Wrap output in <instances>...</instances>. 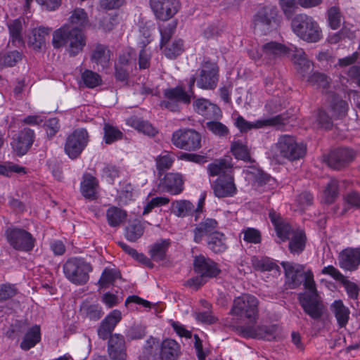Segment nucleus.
Here are the masks:
<instances>
[{"label": "nucleus", "instance_id": "2f4dec72", "mask_svg": "<svg viewBox=\"0 0 360 360\" xmlns=\"http://www.w3.org/2000/svg\"><path fill=\"white\" fill-rule=\"evenodd\" d=\"M98 185L97 179L90 175H84V179L81 183V193L82 195L89 200L96 199V188Z\"/></svg>", "mask_w": 360, "mask_h": 360}, {"label": "nucleus", "instance_id": "aec40b11", "mask_svg": "<svg viewBox=\"0 0 360 360\" xmlns=\"http://www.w3.org/2000/svg\"><path fill=\"white\" fill-rule=\"evenodd\" d=\"M292 29L299 37L308 42H316L321 36L318 24H292Z\"/></svg>", "mask_w": 360, "mask_h": 360}, {"label": "nucleus", "instance_id": "7ed1b4c3", "mask_svg": "<svg viewBox=\"0 0 360 360\" xmlns=\"http://www.w3.org/2000/svg\"><path fill=\"white\" fill-rule=\"evenodd\" d=\"M92 266L82 257H72L63 264V273L67 279L76 285H84L89 278Z\"/></svg>", "mask_w": 360, "mask_h": 360}, {"label": "nucleus", "instance_id": "774afa93", "mask_svg": "<svg viewBox=\"0 0 360 360\" xmlns=\"http://www.w3.org/2000/svg\"><path fill=\"white\" fill-rule=\"evenodd\" d=\"M328 20L329 22H345V18L338 6H332L327 11Z\"/></svg>", "mask_w": 360, "mask_h": 360}, {"label": "nucleus", "instance_id": "a18cd8bd", "mask_svg": "<svg viewBox=\"0 0 360 360\" xmlns=\"http://www.w3.org/2000/svg\"><path fill=\"white\" fill-rule=\"evenodd\" d=\"M144 232V227L140 222H134L125 228L124 236L131 242H136Z\"/></svg>", "mask_w": 360, "mask_h": 360}, {"label": "nucleus", "instance_id": "c03bdc74", "mask_svg": "<svg viewBox=\"0 0 360 360\" xmlns=\"http://www.w3.org/2000/svg\"><path fill=\"white\" fill-rule=\"evenodd\" d=\"M251 263L254 269L260 271H271L278 266L271 259L268 257H252Z\"/></svg>", "mask_w": 360, "mask_h": 360}, {"label": "nucleus", "instance_id": "13d9d810", "mask_svg": "<svg viewBox=\"0 0 360 360\" xmlns=\"http://www.w3.org/2000/svg\"><path fill=\"white\" fill-rule=\"evenodd\" d=\"M338 195V182L332 179L329 181L324 191L325 200L327 203H332Z\"/></svg>", "mask_w": 360, "mask_h": 360}, {"label": "nucleus", "instance_id": "79ce46f5", "mask_svg": "<svg viewBox=\"0 0 360 360\" xmlns=\"http://www.w3.org/2000/svg\"><path fill=\"white\" fill-rule=\"evenodd\" d=\"M306 243V236L303 231L295 233L289 243V250L291 253L300 254L304 248Z\"/></svg>", "mask_w": 360, "mask_h": 360}, {"label": "nucleus", "instance_id": "864d4df0", "mask_svg": "<svg viewBox=\"0 0 360 360\" xmlns=\"http://www.w3.org/2000/svg\"><path fill=\"white\" fill-rule=\"evenodd\" d=\"M309 84L317 88L326 89L328 87L330 81L328 77L323 73L314 72L307 78Z\"/></svg>", "mask_w": 360, "mask_h": 360}, {"label": "nucleus", "instance_id": "de8ad7c7", "mask_svg": "<svg viewBox=\"0 0 360 360\" xmlns=\"http://www.w3.org/2000/svg\"><path fill=\"white\" fill-rule=\"evenodd\" d=\"M120 276L118 271L114 269H105L98 282L101 288H106L112 284Z\"/></svg>", "mask_w": 360, "mask_h": 360}, {"label": "nucleus", "instance_id": "3c124183", "mask_svg": "<svg viewBox=\"0 0 360 360\" xmlns=\"http://www.w3.org/2000/svg\"><path fill=\"white\" fill-rule=\"evenodd\" d=\"M103 130L104 140L107 144H111L122 138V133L117 128L109 124H105Z\"/></svg>", "mask_w": 360, "mask_h": 360}, {"label": "nucleus", "instance_id": "9d476101", "mask_svg": "<svg viewBox=\"0 0 360 360\" xmlns=\"http://www.w3.org/2000/svg\"><path fill=\"white\" fill-rule=\"evenodd\" d=\"M300 303L304 312L315 320L323 314V305L317 292L302 293L299 295Z\"/></svg>", "mask_w": 360, "mask_h": 360}, {"label": "nucleus", "instance_id": "bf43d9fd", "mask_svg": "<svg viewBox=\"0 0 360 360\" xmlns=\"http://www.w3.org/2000/svg\"><path fill=\"white\" fill-rule=\"evenodd\" d=\"M155 160L157 169L158 170L159 174L162 175L163 171L169 169L172 167L174 158L167 153L158 156Z\"/></svg>", "mask_w": 360, "mask_h": 360}, {"label": "nucleus", "instance_id": "338daca9", "mask_svg": "<svg viewBox=\"0 0 360 360\" xmlns=\"http://www.w3.org/2000/svg\"><path fill=\"white\" fill-rule=\"evenodd\" d=\"M341 283L345 287L349 298L353 300L358 299L360 288L356 283L347 280L346 278H345Z\"/></svg>", "mask_w": 360, "mask_h": 360}, {"label": "nucleus", "instance_id": "09e8293b", "mask_svg": "<svg viewBox=\"0 0 360 360\" xmlns=\"http://www.w3.org/2000/svg\"><path fill=\"white\" fill-rule=\"evenodd\" d=\"M8 30L13 44L16 46L23 45L22 24H8Z\"/></svg>", "mask_w": 360, "mask_h": 360}, {"label": "nucleus", "instance_id": "5701e85b", "mask_svg": "<svg viewBox=\"0 0 360 360\" xmlns=\"http://www.w3.org/2000/svg\"><path fill=\"white\" fill-rule=\"evenodd\" d=\"M360 264V248H348L342 251L339 255V265L347 271H354Z\"/></svg>", "mask_w": 360, "mask_h": 360}, {"label": "nucleus", "instance_id": "c756f323", "mask_svg": "<svg viewBox=\"0 0 360 360\" xmlns=\"http://www.w3.org/2000/svg\"><path fill=\"white\" fill-rule=\"evenodd\" d=\"M50 29L40 26L32 31V35L29 37L28 44L33 49L39 51L45 44V37L49 34Z\"/></svg>", "mask_w": 360, "mask_h": 360}, {"label": "nucleus", "instance_id": "0e129e2a", "mask_svg": "<svg viewBox=\"0 0 360 360\" xmlns=\"http://www.w3.org/2000/svg\"><path fill=\"white\" fill-rule=\"evenodd\" d=\"M101 176L107 182L112 184L119 176V170L115 165H107L102 169Z\"/></svg>", "mask_w": 360, "mask_h": 360}, {"label": "nucleus", "instance_id": "c9c22d12", "mask_svg": "<svg viewBox=\"0 0 360 360\" xmlns=\"http://www.w3.org/2000/svg\"><path fill=\"white\" fill-rule=\"evenodd\" d=\"M210 176H224L231 174V165L225 159L214 161L207 166Z\"/></svg>", "mask_w": 360, "mask_h": 360}, {"label": "nucleus", "instance_id": "f257e3e1", "mask_svg": "<svg viewBox=\"0 0 360 360\" xmlns=\"http://www.w3.org/2000/svg\"><path fill=\"white\" fill-rule=\"evenodd\" d=\"M53 46L58 49L66 44H69V53L72 56L81 52L86 45V37L82 29L70 28L64 25L54 31L53 34Z\"/></svg>", "mask_w": 360, "mask_h": 360}, {"label": "nucleus", "instance_id": "f8f14e48", "mask_svg": "<svg viewBox=\"0 0 360 360\" xmlns=\"http://www.w3.org/2000/svg\"><path fill=\"white\" fill-rule=\"evenodd\" d=\"M281 264L284 269L285 283L288 288L290 289L298 288L303 282L305 272L304 266L302 264L290 262H282Z\"/></svg>", "mask_w": 360, "mask_h": 360}, {"label": "nucleus", "instance_id": "7c9ffc66", "mask_svg": "<svg viewBox=\"0 0 360 360\" xmlns=\"http://www.w3.org/2000/svg\"><path fill=\"white\" fill-rule=\"evenodd\" d=\"M338 323L340 328L345 327L349 320V310L345 307L342 300H335L330 307Z\"/></svg>", "mask_w": 360, "mask_h": 360}, {"label": "nucleus", "instance_id": "a878e982", "mask_svg": "<svg viewBox=\"0 0 360 360\" xmlns=\"http://www.w3.org/2000/svg\"><path fill=\"white\" fill-rule=\"evenodd\" d=\"M163 188L172 195H178L184 190L182 176L178 173H167L162 181Z\"/></svg>", "mask_w": 360, "mask_h": 360}, {"label": "nucleus", "instance_id": "39448f33", "mask_svg": "<svg viewBox=\"0 0 360 360\" xmlns=\"http://www.w3.org/2000/svg\"><path fill=\"white\" fill-rule=\"evenodd\" d=\"M6 236L10 246L17 251L28 252L35 246L36 239L25 229H8L6 231Z\"/></svg>", "mask_w": 360, "mask_h": 360}, {"label": "nucleus", "instance_id": "6e6552de", "mask_svg": "<svg viewBox=\"0 0 360 360\" xmlns=\"http://www.w3.org/2000/svg\"><path fill=\"white\" fill-rule=\"evenodd\" d=\"M165 100L161 101L160 106L172 112H179V103L189 104V95L186 94V90L181 86H177L174 88L167 89L164 91Z\"/></svg>", "mask_w": 360, "mask_h": 360}, {"label": "nucleus", "instance_id": "bb28decb", "mask_svg": "<svg viewBox=\"0 0 360 360\" xmlns=\"http://www.w3.org/2000/svg\"><path fill=\"white\" fill-rule=\"evenodd\" d=\"M110 58V52L108 47L101 44H96L92 50L91 60L103 69L108 67Z\"/></svg>", "mask_w": 360, "mask_h": 360}, {"label": "nucleus", "instance_id": "4c0bfd02", "mask_svg": "<svg viewBox=\"0 0 360 360\" xmlns=\"http://www.w3.org/2000/svg\"><path fill=\"white\" fill-rule=\"evenodd\" d=\"M126 211L112 206L106 211V218L108 224L112 227L120 226L126 219Z\"/></svg>", "mask_w": 360, "mask_h": 360}, {"label": "nucleus", "instance_id": "412c9836", "mask_svg": "<svg viewBox=\"0 0 360 360\" xmlns=\"http://www.w3.org/2000/svg\"><path fill=\"white\" fill-rule=\"evenodd\" d=\"M194 110L208 120H218L222 114L220 108L205 98H198L193 102Z\"/></svg>", "mask_w": 360, "mask_h": 360}, {"label": "nucleus", "instance_id": "f3484780", "mask_svg": "<svg viewBox=\"0 0 360 360\" xmlns=\"http://www.w3.org/2000/svg\"><path fill=\"white\" fill-rule=\"evenodd\" d=\"M284 124V119L281 115L261 120L255 122H250L245 120L242 116H238L236 120V125L241 132H247L252 129H259L264 126H276Z\"/></svg>", "mask_w": 360, "mask_h": 360}, {"label": "nucleus", "instance_id": "ea45409f", "mask_svg": "<svg viewBox=\"0 0 360 360\" xmlns=\"http://www.w3.org/2000/svg\"><path fill=\"white\" fill-rule=\"evenodd\" d=\"M164 46H165L163 51L164 54L170 60L176 59L184 51V41L181 39H174L172 42H168Z\"/></svg>", "mask_w": 360, "mask_h": 360}, {"label": "nucleus", "instance_id": "20e7f679", "mask_svg": "<svg viewBox=\"0 0 360 360\" xmlns=\"http://www.w3.org/2000/svg\"><path fill=\"white\" fill-rule=\"evenodd\" d=\"M258 304L259 301L255 296L243 295L233 300L230 313L240 319L245 318L250 323H255L258 319Z\"/></svg>", "mask_w": 360, "mask_h": 360}, {"label": "nucleus", "instance_id": "473e14b6", "mask_svg": "<svg viewBox=\"0 0 360 360\" xmlns=\"http://www.w3.org/2000/svg\"><path fill=\"white\" fill-rule=\"evenodd\" d=\"M278 9L274 6H265L258 11L255 15V22H272L278 20Z\"/></svg>", "mask_w": 360, "mask_h": 360}, {"label": "nucleus", "instance_id": "37998d69", "mask_svg": "<svg viewBox=\"0 0 360 360\" xmlns=\"http://www.w3.org/2000/svg\"><path fill=\"white\" fill-rule=\"evenodd\" d=\"M263 53L269 58L280 56L286 53V47L278 42L271 41L262 46Z\"/></svg>", "mask_w": 360, "mask_h": 360}, {"label": "nucleus", "instance_id": "4d7b16f0", "mask_svg": "<svg viewBox=\"0 0 360 360\" xmlns=\"http://www.w3.org/2000/svg\"><path fill=\"white\" fill-rule=\"evenodd\" d=\"M231 150L236 158L244 161L250 160V156L249 150L245 145L239 142H234L232 143Z\"/></svg>", "mask_w": 360, "mask_h": 360}, {"label": "nucleus", "instance_id": "a19ab883", "mask_svg": "<svg viewBox=\"0 0 360 360\" xmlns=\"http://www.w3.org/2000/svg\"><path fill=\"white\" fill-rule=\"evenodd\" d=\"M292 60L296 66L297 72L304 77L311 70V63L309 60L304 52L293 55Z\"/></svg>", "mask_w": 360, "mask_h": 360}, {"label": "nucleus", "instance_id": "423d86ee", "mask_svg": "<svg viewBox=\"0 0 360 360\" xmlns=\"http://www.w3.org/2000/svg\"><path fill=\"white\" fill-rule=\"evenodd\" d=\"M172 142L180 149L196 150L201 147V136L194 129H179L173 133Z\"/></svg>", "mask_w": 360, "mask_h": 360}, {"label": "nucleus", "instance_id": "69168bd1", "mask_svg": "<svg viewBox=\"0 0 360 360\" xmlns=\"http://www.w3.org/2000/svg\"><path fill=\"white\" fill-rule=\"evenodd\" d=\"M243 239L248 243L258 244L261 243V233L254 228H248L243 231Z\"/></svg>", "mask_w": 360, "mask_h": 360}, {"label": "nucleus", "instance_id": "0eeeda50", "mask_svg": "<svg viewBox=\"0 0 360 360\" xmlns=\"http://www.w3.org/2000/svg\"><path fill=\"white\" fill-rule=\"evenodd\" d=\"M89 141L88 132L85 129H75L66 139L65 153L71 158L75 159L82 153Z\"/></svg>", "mask_w": 360, "mask_h": 360}, {"label": "nucleus", "instance_id": "6e6d98bb", "mask_svg": "<svg viewBox=\"0 0 360 360\" xmlns=\"http://www.w3.org/2000/svg\"><path fill=\"white\" fill-rule=\"evenodd\" d=\"M176 24H160L159 30L161 34V48L166 45L176 31Z\"/></svg>", "mask_w": 360, "mask_h": 360}, {"label": "nucleus", "instance_id": "e433bc0d", "mask_svg": "<svg viewBox=\"0 0 360 360\" xmlns=\"http://www.w3.org/2000/svg\"><path fill=\"white\" fill-rule=\"evenodd\" d=\"M169 245V240H161L152 245L149 250L151 258L156 262L164 260Z\"/></svg>", "mask_w": 360, "mask_h": 360}, {"label": "nucleus", "instance_id": "b1692460", "mask_svg": "<svg viewBox=\"0 0 360 360\" xmlns=\"http://www.w3.org/2000/svg\"><path fill=\"white\" fill-rule=\"evenodd\" d=\"M122 319L121 313L118 310H113L101 323L97 333L102 340H106L110 335L116 325Z\"/></svg>", "mask_w": 360, "mask_h": 360}, {"label": "nucleus", "instance_id": "5fc2aeb1", "mask_svg": "<svg viewBox=\"0 0 360 360\" xmlns=\"http://www.w3.org/2000/svg\"><path fill=\"white\" fill-rule=\"evenodd\" d=\"M255 176L254 186L256 187H262L266 185H271V182L274 181V179L268 174L263 172L262 171L253 169V171H251Z\"/></svg>", "mask_w": 360, "mask_h": 360}, {"label": "nucleus", "instance_id": "f704fd0d", "mask_svg": "<svg viewBox=\"0 0 360 360\" xmlns=\"http://www.w3.org/2000/svg\"><path fill=\"white\" fill-rule=\"evenodd\" d=\"M80 311L84 317L93 321H98L103 315L102 307L100 305L88 302L82 304Z\"/></svg>", "mask_w": 360, "mask_h": 360}, {"label": "nucleus", "instance_id": "72a5a7b5", "mask_svg": "<svg viewBox=\"0 0 360 360\" xmlns=\"http://www.w3.org/2000/svg\"><path fill=\"white\" fill-rule=\"evenodd\" d=\"M226 240L225 235L217 231L207 240V247L214 253L222 252L227 248Z\"/></svg>", "mask_w": 360, "mask_h": 360}, {"label": "nucleus", "instance_id": "9b49d317", "mask_svg": "<svg viewBox=\"0 0 360 360\" xmlns=\"http://www.w3.org/2000/svg\"><path fill=\"white\" fill-rule=\"evenodd\" d=\"M238 330L244 337L264 339L268 341L274 340L278 335L277 325L244 326H240Z\"/></svg>", "mask_w": 360, "mask_h": 360}, {"label": "nucleus", "instance_id": "cd10ccee", "mask_svg": "<svg viewBox=\"0 0 360 360\" xmlns=\"http://www.w3.org/2000/svg\"><path fill=\"white\" fill-rule=\"evenodd\" d=\"M180 354V345L174 340L166 339L161 344V360H176Z\"/></svg>", "mask_w": 360, "mask_h": 360}, {"label": "nucleus", "instance_id": "49530a36", "mask_svg": "<svg viewBox=\"0 0 360 360\" xmlns=\"http://www.w3.org/2000/svg\"><path fill=\"white\" fill-rule=\"evenodd\" d=\"M22 58V54L18 51L0 53V69L14 66Z\"/></svg>", "mask_w": 360, "mask_h": 360}, {"label": "nucleus", "instance_id": "4be33fe9", "mask_svg": "<svg viewBox=\"0 0 360 360\" xmlns=\"http://www.w3.org/2000/svg\"><path fill=\"white\" fill-rule=\"evenodd\" d=\"M108 352L112 360H126L125 341L122 335L113 334L108 338Z\"/></svg>", "mask_w": 360, "mask_h": 360}, {"label": "nucleus", "instance_id": "2eb2a0df", "mask_svg": "<svg viewBox=\"0 0 360 360\" xmlns=\"http://www.w3.org/2000/svg\"><path fill=\"white\" fill-rule=\"evenodd\" d=\"M214 194L219 198L233 197L237 188L232 174L219 176L212 184Z\"/></svg>", "mask_w": 360, "mask_h": 360}, {"label": "nucleus", "instance_id": "ddd939ff", "mask_svg": "<svg viewBox=\"0 0 360 360\" xmlns=\"http://www.w3.org/2000/svg\"><path fill=\"white\" fill-rule=\"evenodd\" d=\"M356 155L355 152L349 148H340L331 151L327 156V165L333 169H341L347 167Z\"/></svg>", "mask_w": 360, "mask_h": 360}, {"label": "nucleus", "instance_id": "f03ea898", "mask_svg": "<svg viewBox=\"0 0 360 360\" xmlns=\"http://www.w3.org/2000/svg\"><path fill=\"white\" fill-rule=\"evenodd\" d=\"M306 151V146L297 142L295 137L290 135L281 136L272 147L273 157L278 161L281 158L290 161L299 160L305 155Z\"/></svg>", "mask_w": 360, "mask_h": 360}, {"label": "nucleus", "instance_id": "6ab92c4d", "mask_svg": "<svg viewBox=\"0 0 360 360\" xmlns=\"http://www.w3.org/2000/svg\"><path fill=\"white\" fill-rule=\"evenodd\" d=\"M218 222L211 218H207L195 225L193 230V241L196 243H200L204 238L207 240L211 236L217 231Z\"/></svg>", "mask_w": 360, "mask_h": 360}, {"label": "nucleus", "instance_id": "c85d7f7f", "mask_svg": "<svg viewBox=\"0 0 360 360\" xmlns=\"http://www.w3.org/2000/svg\"><path fill=\"white\" fill-rule=\"evenodd\" d=\"M41 340L40 327L34 325L25 333L22 341L20 342V348L27 351L34 347Z\"/></svg>", "mask_w": 360, "mask_h": 360}, {"label": "nucleus", "instance_id": "393cba45", "mask_svg": "<svg viewBox=\"0 0 360 360\" xmlns=\"http://www.w3.org/2000/svg\"><path fill=\"white\" fill-rule=\"evenodd\" d=\"M269 217L274 226L278 237L282 241L288 239L292 231L290 225L282 218L279 213L273 209L269 210Z\"/></svg>", "mask_w": 360, "mask_h": 360}, {"label": "nucleus", "instance_id": "4468645a", "mask_svg": "<svg viewBox=\"0 0 360 360\" xmlns=\"http://www.w3.org/2000/svg\"><path fill=\"white\" fill-rule=\"evenodd\" d=\"M218 82V67L210 61L205 62L202 65L200 77L197 80L198 87L203 89H213Z\"/></svg>", "mask_w": 360, "mask_h": 360}, {"label": "nucleus", "instance_id": "e2e57ef3", "mask_svg": "<svg viewBox=\"0 0 360 360\" xmlns=\"http://www.w3.org/2000/svg\"><path fill=\"white\" fill-rule=\"evenodd\" d=\"M17 289L11 284L0 285V302L13 297L17 294Z\"/></svg>", "mask_w": 360, "mask_h": 360}, {"label": "nucleus", "instance_id": "8fccbe9b", "mask_svg": "<svg viewBox=\"0 0 360 360\" xmlns=\"http://www.w3.org/2000/svg\"><path fill=\"white\" fill-rule=\"evenodd\" d=\"M82 79L89 88L98 86L102 82L101 76L98 73L89 70L84 71L82 74Z\"/></svg>", "mask_w": 360, "mask_h": 360}, {"label": "nucleus", "instance_id": "dca6fc26", "mask_svg": "<svg viewBox=\"0 0 360 360\" xmlns=\"http://www.w3.org/2000/svg\"><path fill=\"white\" fill-rule=\"evenodd\" d=\"M193 267L195 272L207 281L208 278L216 277L221 272L216 262L203 255L195 257Z\"/></svg>", "mask_w": 360, "mask_h": 360}, {"label": "nucleus", "instance_id": "a211bd4d", "mask_svg": "<svg viewBox=\"0 0 360 360\" xmlns=\"http://www.w3.org/2000/svg\"><path fill=\"white\" fill-rule=\"evenodd\" d=\"M34 139V131L30 128H24L19 132L16 138H13L11 142L12 148L18 155L22 156L30 148Z\"/></svg>", "mask_w": 360, "mask_h": 360}, {"label": "nucleus", "instance_id": "58836bf2", "mask_svg": "<svg viewBox=\"0 0 360 360\" xmlns=\"http://www.w3.org/2000/svg\"><path fill=\"white\" fill-rule=\"evenodd\" d=\"M172 212L179 217H184L194 212V205L188 200H176L172 203Z\"/></svg>", "mask_w": 360, "mask_h": 360}, {"label": "nucleus", "instance_id": "052dcab7", "mask_svg": "<svg viewBox=\"0 0 360 360\" xmlns=\"http://www.w3.org/2000/svg\"><path fill=\"white\" fill-rule=\"evenodd\" d=\"M334 116L342 117L346 115L348 110V104L345 101L335 98L331 104Z\"/></svg>", "mask_w": 360, "mask_h": 360}, {"label": "nucleus", "instance_id": "1a4fd4ad", "mask_svg": "<svg viewBox=\"0 0 360 360\" xmlns=\"http://www.w3.org/2000/svg\"><path fill=\"white\" fill-rule=\"evenodd\" d=\"M150 6L158 20L167 21L177 13L181 4L179 0H150Z\"/></svg>", "mask_w": 360, "mask_h": 360}, {"label": "nucleus", "instance_id": "603ef678", "mask_svg": "<svg viewBox=\"0 0 360 360\" xmlns=\"http://www.w3.org/2000/svg\"><path fill=\"white\" fill-rule=\"evenodd\" d=\"M131 124L136 129L148 136H154L157 132L150 123L139 118L133 119Z\"/></svg>", "mask_w": 360, "mask_h": 360}, {"label": "nucleus", "instance_id": "680f3d73", "mask_svg": "<svg viewBox=\"0 0 360 360\" xmlns=\"http://www.w3.org/2000/svg\"><path fill=\"white\" fill-rule=\"evenodd\" d=\"M207 128L214 134L225 136L229 134V129L224 124L217 121H210L206 123Z\"/></svg>", "mask_w": 360, "mask_h": 360}]
</instances>
